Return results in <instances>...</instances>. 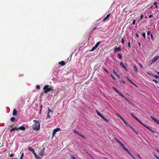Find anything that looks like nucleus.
<instances>
[{
  "instance_id": "nucleus-1",
  "label": "nucleus",
  "mask_w": 159,
  "mask_h": 159,
  "mask_svg": "<svg viewBox=\"0 0 159 159\" xmlns=\"http://www.w3.org/2000/svg\"><path fill=\"white\" fill-rule=\"evenodd\" d=\"M43 90L45 93H47L48 92L53 91V88L51 85L48 84L45 85L43 88Z\"/></svg>"
},
{
  "instance_id": "nucleus-2",
  "label": "nucleus",
  "mask_w": 159,
  "mask_h": 159,
  "mask_svg": "<svg viewBox=\"0 0 159 159\" xmlns=\"http://www.w3.org/2000/svg\"><path fill=\"white\" fill-rule=\"evenodd\" d=\"M33 121L34 122V123L32 125L33 129L36 131L39 130L40 127V123L35 120H34Z\"/></svg>"
},
{
  "instance_id": "nucleus-3",
  "label": "nucleus",
  "mask_w": 159,
  "mask_h": 159,
  "mask_svg": "<svg viewBox=\"0 0 159 159\" xmlns=\"http://www.w3.org/2000/svg\"><path fill=\"white\" fill-rule=\"evenodd\" d=\"M96 111L97 114L100 117H101L104 120L107 122L109 121L105 117L103 116L99 111H98L96 110Z\"/></svg>"
},
{
  "instance_id": "nucleus-4",
  "label": "nucleus",
  "mask_w": 159,
  "mask_h": 159,
  "mask_svg": "<svg viewBox=\"0 0 159 159\" xmlns=\"http://www.w3.org/2000/svg\"><path fill=\"white\" fill-rule=\"evenodd\" d=\"M96 111L97 114L100 117H101L104 120L107 122L109 121L105 117L103 116L99 111H98L96 110Z\"/></svg>"
},
{
  "instance_id": "nucleus-5",
  "label": "nucleus",
  "mask_w": 159,
  "mask_h": 159,
  "mask_svg": "<svg viewBox=\"0 0 159 159\" xmlns=\"http://www.w3.org/2000/svg\"><path fill=\"white\" fill-rule=\"evenodd\" d=\"M101 43V42H98L95 45V46L92 48V49L91 50V51H94L98 46L99 44H100Z\"/></svg>"
},
{
  "instance_id": "nucleus-6",
  "label": "nucleus",
  "mask_w": 159,
  "mask_h": 159,
  "mask_svg": "<svg viewBox=\"0 0 159 159\" xmlns=\"http://www.w3.org/2000/svg\"><path fill=\"white\" fill-rule=\"evenodd\" d=\"M159 57L158 56L155 57L152 59V61L150 64V66H151L152 64L155 63L159 58Z\"/></svg>"
},
{
  "instance_id": "nucleus-7",
  "label": "nucleus",
  "mask_w": 159,
  "mask_h": 159,
  "mask_svg": "<svg viewBox=\"0 0 159 159\" xmlns=\"http://www.w3.org/2000/svg\"><path fill=\"white\" fill-rule=\"evenodd\" d=\"M113 89L121 97H124V95L115 87H113Z\"/></svg>"
},
{
  "instance_id": "nucleus-8",
  "label": "nucleus",
  "mask_w": 159,
  "mask_h": 159,
  "mask_svg": "<svg viewBox=\"0 0 159 159\" xmlns=\"http://www.w3.org/2000/svg\"><path fill=\"white\" fill-rule=\"evenodd\" d=\"M60 130L61 129L59 128H57L54 129L52 132V137H53L54 136L57 132Z\"/></svg>"
},
{
  "instance_id": "nucleus-9",
  "label": "nucleus",
  "mask_w": 159,
  "mask_h": 159,
  "mask_svg": "<svg viewBox=\"0 0 159 159\" xmlns=\"http://www.w3.org/2000/svg\"><path fill=\"white\" fill-rule=\"evenodd\" d=\"M115 140L122 147L124 145L121 142L119 139H118L116 138L115 137L114 138Z\"/></svg>"
},
{
  "instance_id": "nucleus-10",
  "label": "nucleus",
  "mask_w": 159,
  "mask_h": 159,
  "mask_svg": "<svg viewBox=\"0 0 159 159\" xmlns=\"http://www.w3.org/2000/svg\"><path fill=\"white\" fill-rule=\"evenodd\" d=\"M151 118L152 119L154 122L159 125V120L157 119L152 116H151Z\"/></svg>"
},
{
  "instance_id": "nucleus-11",
  "label": "nucleus",
  "mask_w": 159,
  "mask_h": 159,
  "mask_svg": "<svg viewBox=\"0 0 159 159\" xmlns=\"http://www.w3.org/2000/svg\"><path fill=\"white\" fill-rule=\"evenodd\" d=\"M127 125H128V126H129V127L131 128L133 130L136 134H138V132L134 129V128L132 126L130 125L129 124H127Z\"/></svg>"
},
{
  "instance_id": "nucleus-12",
  "label": "nucleus",
  "mask_w": 159,
  "mask_h": 159,
  "mask_svg": "<svg viewBox=\"0 0 159 159\" xmlns=\"http://www.w3.org/2000/svg\"><path fill=\"white\" fill-rule=\"evenodd\" d=\"M114 52L115 53L116 52L118 51H120L121 50V49L120 47H118V48H117L115 47V48L114 49Z\"/></svg>"
},
{
  "instance_id": "nucleus-13",
  "label": "nucleus",
  "mask_w": 159,
  "mask_h": 159,
  "mask_svg": "<svg viewBox=\"0 0 159 159\" xmlns=\"http://www.w3.org/2000/svg\"><path fill=\"white\" fill-rule=\"evenodd\" d=\"M45 150V148H43L41 150V151L39 153V155L41 156H43L44 155V151Z\"/></svg>"
},
{
  "instance_id": "nucleus-14",
  "label": "nucleus",
  "mask_w": 159,
  "mask_h": 159,
  "mask_svg": "<svg viewBox=\"0 0 159 159\" xmlns=\"http://www.w3.org/2000/svg\"><path fill=\"white\" fill-rule=\"evenodd\" d=\"M12 115L13 116H16L17 115V111L15 109H14L13 110Z\"/></svg>"
},
{
  "instance_id": "nucleus-15",
  "label": "nucleus",
  "mask_w": 159,
  "mask_h": 159,
  "mask_svg": "<svg viewBox=\"0 0 159 159\" xmlns=\"http://www.w3.org/2000/svg\"><path fill=\"white\" fill-rule=\"evenodd\" d=\"M113 73L115 75H116V76L117 77H118L119 79L120 78V75L116 73V72L115 71V70L114 69L113 70Z\"/></svg>"
},
{
  "instance_id": "nucleus-16",
  "label": "nucleus",
  "mask_w": 159,
  "mask_h": 159,
  "mask_svg": "<svg viewBox=\"0 0 159 159\" xmlns=\"http://www.w3.org/2000/svg\"><path fill=\"white\" fill-rule=\"evenodd\" d=\"M110 14H109L108 15H107V16H106V17L103 20H102V21H106V20L107 19L109 18V17H110Z\"/></svg>"
},
{
  "instance_id": "nucleus-17",
  "label": "nucleus",
  "mask_w": 159,
  "mask_h": 159,
  "mask_svg": "<svg viewBox=\"0 0 159 159\" xmlns=\"http://www.w3.org/2000/svg\"><path fill=\"white\" fill-rule=\"evenodd\" d=\"M58 63L61 66H65L66 64L65 62L63 61H61L59 62Z\"/></svg>"
},
{
  "instance_id": "nucleus-18",
  "label": "nucleus",
  "mask_w": 159,
  "mask_h": 159,
  "mask_svg": "<svg viewBox=\"0 0 159 159\" xmlns=\"http://www.w3.org/2000/svg\"><path fill=\"white\" fill-rule=\"evenodd\" d=\"M146 128H147L148 129L149 131H150L151 132H152V133H155V131H154V130H152V129H150L149 127H148V126H147L146 127Z\"/></svg>"
},
{
  "instance_id": "nucleus-19",
  "label": "nucleus",
  "mask_w": 159,
  "mask_h": 159,
  "mask_svg": "<svg viewBox=\"0 0 159 159\" xmlns=\"http://www.w3.org/2000/svg\"><path fill=\"white\" fill-rule=\"evenodd\" d=\"M146 128H147L148 129L149 131H150L151 132H152V133H155V131H154V130H152V129H150L149 127H148V126H147L146 127Z\"/></svg>"
},
{
  "instance_id": "nucleus-20",
  "label": "nucleus",
  "mask_w": 159,
  "mask_h": 159,
  "mask_svg": "<svg viewBox=\"0 0 159 159\" xmlns=\"http://www.w3.org/2000/svg\"><path fill=\"white\" fill-rule=\"evenodd\" d=\"M146 128H147L148 129L149 131H150L151 132H152V133H155V131H154V130H152V129H150L149 127H148V126H147L146 127Z\"/></svg>"
},
{
  "instance_id": "nucleus-21",
  "label": "nucleus",
  "mask_w": 159,
  "mask_h": 159,
  "mask_svg": "<svg viewBox=\"0 0 159 159\" xmlns=\"http://www.w3.org/2000/svg\"><path fill=\"white\" fill-rule=\"evenodd\" d=\"M146 128H147L148 129L149 131H150L151 132H152V133H155V131H154V130H152V129H150L149 127H148V126H147L146 127Z\"/></svg>"
},
{
  "instance_id": "nucleus-22",
  "label": "nucleus",
  "mask_w": 159,
  "mask_h": 159,
  "mask_svg": "<svg viewBox=\"0 0 159 159\" xmlns=\"http://www.w3.org/2000/svg\"><path fill=\"white\" fill-rule=\"evenodd\" d=\"M20 129L22 130H25V128L23 126H21L18 128V130Z\"/></svg>"
},
{
  "instance_id": "nucleus-23",
  "label": "nucleus",
  "mask_w": 159,
  "mask_h": 159,
  "mask_svg": "<svg viewBox=\"0 0 159 159\" xmlns=\"http://www.w3.org/2000/svg\"><path fill=\"white\" fill-rule=\"evenodd\" d=\"M28 149L30 151H31L32 153L35 151L34 149L31 147H29Z\"/></svg>"
},
{
  "instance_id": "nucleus-24",
  "label": "nucleus",
  "mask_w": 159,
  "mask_h": 159,
  "mask_svg": "<svg viewBox=\"0 0 159 159\" xmlns=\"http://www.w3.org/2000/svg\"><path fill=\"white\" fill-rule=\"evenodd\" d=\"M134 70L136 72V73H138V70L137 66H134Z\"/></svg>"
},
{
  "instance_id": "nucleus-25",
  "label": "nucleus",
  "mask_w": 159,
  "mask_h": 159,
  "mask_svg": "<svg viewBox=\"0 0 159 159\" xmlns=\"http://www.w3.org/2000/svg\"><path fill=\"white\" fill-rule=\"evenodd\" d=\"M78 135L81 137L83 139H85L86 137L84 136L83 134H78Z\"/></svg>"
},
{
  "instance_id": "nucleus-26",
  "label": "nucleus",
  "mask_w": 159,
  "mask_h": 159,
  "mask_svg": "<svg viewBox=\"0 0 159 159\" xmlns=\"http://www.w3.org/2000/svg\"><path fill=\"white\" fill-rule=\"evenodd\" d=\"M16 120V118L14 117H12L10 119V120L12 122H14Z\"/></svg>"
},
{
  "instance_id": "nucleus-27",
  "label": "nucleus",
  "mask_w": 159,
  "mask_h": 159,
  "mask_svg": "<svg viewBox=\"0 0 159 159\" xmlns=\"http://www.w3.org/2000/svg\"><path fill=\"white\" fill-rule=\"evenodd\" d=\"M152 75L156 79H158L159 78V76L158 75H154L152 74Z\"/></svg>"
},
{
  "instance_id": "nucleus-28",
  "label": "nucleus",
  "mask_w": 159,
  "mask_h": 159,
  "mask_svg": "<svg viewBox=\"0 0 159 159\" xmlns=\"http://www.w3.org/2000/svg\"><path fill=\"white\" fill-rule=\"evenodd\" d=\"M139 122L141 124H142V125L144 126L145 127H146L147 126L145 125L144 124L142 121H139Z\"/></svg>"
},
{
  "instance_id": "nucleus-29",
  "label": "nucleus",
  "mask_w": 159,
  "mask_h": 159,
  "mask_svg": "<svg viewBox=\"0 0 159 159\" xmlns=\"http://www.w3.org/2000/svg\"><path fill=\"white\" fill-rule=\"evenodd\" d=\"M121 147H122V148H123V149H124V150L125 151H126L128 150V149H127L126 148H125V146L124 145H123V146H122Z\"/></svg>"
},
{
  "instance_id": "nucleus-30",
  "label": "nucleus",
  "mask_w": 159,
  "mask_h": 159,
  "mask_svg": "<svg viewBox=\"0 0 159 159\" xmlns=\"http://www.w3.org/2000/svg\"><path fill=\"white\" fill-rule=\"evenodd\" d=\"M129 155H130L133 159H136L135 157H134V156L130 152V153L129 154Z\"/></svg>"
},
{
  "instance_id": "nucleus-31",
  "label": "nucleus",
  "mask_w": 159,
  "mask_h": 159,
  "mask_svg": "<svg viewBox=\"0 0 159 159\" xmlns=\"http://www.w3.org/2000/svg\"><path fill=\"white\" fill-rule=\"evenodd\" d=\"M73 132H74V133H75V134H78H78H79V133L78 131H77L75 130V129H73Z\"/></svg>"
},
{
  "instance_id": "nucleus-32",
  "label": "nucleus",
  "mask_w": 159,
  "mask_h": 159,
  "mask_svg": "<svg viewBox=\"0 0 159 159\" xmlns=\"http://www.w3.org/2000/svg\"><path fill=\"white\" fill-rule=\"evenodd\" d=\"M118 56L119 57V58L120 59H121L122 58V55L121 54H120V53L118 54Z\"/></svg>"
},
{
  "instance_id": "nucleus-33",
  "label": "nucleus",
  "mask_w": 159,
  "mask_h": 159,
  "mask_svg": "<svg viewBox=\"0 0 159 159\" xmlns=\"http://www.w3.org/2000/svg\"><path fill=\"white\" fill-rule=\"evenodd\" d=\"M13 130H18V128L16 127H14V128H13Z\"/></svg>"
},
{
  "instance_id": "nucleus-34",
  "label": "nucleus",
  "mask_w": 159,
  "mask_h": 159,
  "mask_svg": "<svg viewBox=\"0 0 159 159\" xmlns=\"http://www.w3.org/2000/svg\"><path fill=\"white\" fill-rule=\"evenodd\" d=\"M151 37L152 40L153 41L154 40V38H153V36L152 34H151Z\"/></svg>"
},
{
  "instance_id": "nucleus-35",
  "label": "nucleus",
  "mask_w": 159,
  "mask_h": 159,
  "mask_svg": "<svg viewBox=\"0 0 159 159\" xmlns=\"http://www.w3.org/2000/svg\"><path fill=\"white\" fill-rule=\"evenodd\" d=\"M49 113H48L47 116V118H46L47 119H48V118H51V116L49 115Z\"/></svg>"
},
{
  "instance_id": "nucleus-36",
  "label": "nucleus",
  "mask_w": 159,
  "mask_h": 159,
  "mask_svg": "<svg viewBox=\"0 0 159 159\" xmlns=\"http://www.w3.org/2000/svg\"><path fill=\"white\" fill-rule=\"evenodd\" d=\"M121 43L123 44H124L125 43V40L123 38H122L121 39Z\"/></svg>"
},
{
  "instance_id": "nucleus-37",
  "label": "nucleus",
  "mask_w": 159,
  "mask_h": 159,
  "mask_svg": "<svg viewBox=\"0 0 159 159\" xmlns=\"http://www.w3.org/2000/svg\"><path fill=\"white\" fill-rule=\"evenodd\" d=\"M120 65L121 66L123 67L125 66L124 65V64L123 63L121 62L120 63Z\"/></svg>"
},
{
  "instance_id": "nucleus-38",
  "label": "nucleus",
  "mask_w": 159,
  "mask_h": 159,
  "mask_svg": "<svg viewBox=\"0 0 159 159\" xmlns=\"http://www.w3.org/2000/svg\"><path fill=\"white\" fill-rule=\"evenodd\" d=\"M142 36L143 37L144 39H145V33H143Z\"/></svg>"
},
{
  "instance_id": "nucleus-39",
  "label": "nucleus",
  "mask_w": 159,
  "mask_h": 159,
  "mask_svg": "<svg viewBox=\"0 0 159 159\" xmlns=\"http://www.w3.org/2000/svg\"><path fill=\"white\" fill-rule=\"evenodd\" d=\"M36 87L38 89H39L40 88V86L39 85H37Z\"/></svg>"
},
{
  "instance_id": "nucleus-40",
  "label": "nucleus",
  "mask_w": 159,
  "mask_h": 159,
  "mask_svg": "<svg viewBox=\"0 0 159 159\" xmlns=\"http://www.w3.org/2000/svg\"><path fill=\"white\" fill-rule=\"evenodd\" d=\"M48 113H49L50 112H52V113L53 112V111H52L49 108H48Z\"/></svg>"
},
{
  "instance_id": "nucleus-41",
  "label": "nucleus",
  "mask_w": 159,
  "mask_h": 159,
  "mask_svg": "<svg viewBox=\"0 0 159 159\" xmlns=\"http://www.w3.org/2000/svg\"><path fill=\"white\" fill-rule=\"evenodd\" d=\"M122 121L124 122V123H125L126 125H127V124H128V123L124 119Z\"/></svg>"
},
{
  "instance_id": "nucleus-42",
  "label": "nucleus",
  "mask_w": 159,
  "mask_h": 159,
  "mask_svg": "<svg viewBox=\"0 0 159 159\" xmlns=\"http://www.w3.org/2000/svg\"><path fill=\"white\" fill-rule=\"evenodd\" d=\"M118 116L122 120L124 119L120 115H118Z\"/></svg>"
},
{
  "instance_id": "nucleus-43",
  "label": "nucleus",
  "mask_w": 159,
  "mask_h": 159,
  "mask_svg": "<svg viewBox=\"0 0 159 159\" xmlns=\"http://www.w3.org/2000/svg\"><path fill=\"white\" fill-rule=\"evenodd\" d=\"M118 116L122 120L124 119L120 115H118Z\"/></svg>"
},
{
  "instance_id": "nucleus-44",
  "label": "nucleus",
  "mask_w": 159,
  "mask_h": 159,
  "mask_svg": "<svg viewBox=\"0 0 159 159\" xmlns=\"http://www.w3.org/2000/svg\"><path fill=\"white\" fill-rule=\"evenodd\" d=\"M120 81L121 83H122L123 84H125V81L124 80H120Z\"/></svg>"
},
{
  "instance_id": "nucleus-45",
  "label": "nucleus",
  "mask_w": 159,
  "mask_h": 159,
  "mask_svg": "<svg viewBox=\"0 0 159 159\" xmlns=\"http://www.w3.org/2000/svg\"><path fill=\"white\" fill-rule=\"evenodd\" d=\"M152 81H153V82H155V83L156 84H157V83H158V82H157V81L156 80H152Z\"/></svg>"
},
{
  "instance_id": "nucleus-46",
  "label": "nucleus",
  "mask_w": 159,
  "mask_h": 159,
  "mask_svg": "<svg viewBox=\"0 0 159 159\" xmlns=\"http://www.w3.org/2000/svg\"><path fill=\"white\" fill-rule=\"evenodd\" d=\"M42 108H43V105L41 104H40V110H42Z\"/></svg>"
},
{
  "instance_id": "nucleus-47",
  "label": "nucleus",
  "mask_w": 159,
  "mask_h": 159,
  "mask_svg": "<svg viewBox=\"0 0 159 159\" xmlns=\"http://www.w3.org/2000/svg\"><path fill=\"white\" fill-rule=\"evenodd\" d=\"M70 157H71V158L72 159H76L75 157L73 155H70Z\"/></svg>"
},
{
  "instance_id": "nucleus-48",
  "label": "nucleus",
  "mask_w": 159,
  "mask_h": 159,
  "mask_svg": "<svg viewBox=\"0 0 159 159\" xmlns=\"http://www.w3.org/2000/svg\"><path fill=\"white\" fill-rule=\"evenodd\" d=\"M128 47L129 48L130 47H131V46H130V41H129L128 42Z\"/></svg>"
},
{
  "instance_id": "nucleus-49",
  "label": "nucleus",
  "mask_w": 159,
  "mask_h": 159,
  "mask_svg": "<svg viewBox=\"0 0 159 159\" xmlns=\"http://www.w3.org/2000/svg\"><path fill=\"white\" fill-rule=\"evenodd\" d=\"M135 22H136V20L135 19H134L133 21V23H132L134 25L135 24Z\"/></svg>"
},
{
  "instance_id": "nucleus-50",
  "label": "nucleus",
  "mask_w": 159,
  "mask_h": 159,
  "mask_svg": "<svg viewBox=\"0 0 159 159\" xmlns=\"http://www.w3.org/2000/svg\"><path fill=\"white\" fill-rule=\"evenodd\" d=\"M128 103L130 104H132V102L130 101L129 100H128V101H127Z\"/></svg>"
},
{
  "instance_id": "nucleus-51",
  "label": "nucleus",
  "mask_w": 159,
  "mask_h": 159,
  "mask_svg": "<svg viewBox=\"0 0 159 159\" xmlns=\"http://www.w3.org/2000/svg\"><path fill=\"white\" fill-rule=\"evenodd\" d=\"M35 157L37 159H40V157L39 156H38L37 155L36 156H35Z\"/></svg>"
},
{
  "instance_id": "nucleus-52",
  "label": "nucleus",
  "mask_w": 159,
  "mask_h": 159,
  "mask_svg": "<svg viewBox=\"0 0 159 159\" xmlns=\"http://www.w3.org/2000/svg\"><path fill=\"white\" fill-rule=\"evenodd\" d=\"M123 98H124L127 101H128L129 99H128L126 97H125L124 96V97H122Z\"/></svg>"
},
{
  "instance_id": "nucleus-53",
  "label": "nucleus",
  "mask_w": 159,
  "mask_h": 159,
  "mask_svg": "<svg viewBox=\"0 0 159 159\" xmlns=\"http://www.w3.org/2000/svg\"><path fill=\"white\" fill-rule=\"evenodd\" d=\"M150 31H148V32H147V35H150Z\"/></svg>"
},
{
  "instance_id": "nucleus-54",
  "label": "nucleus",
  "mask_w": 159,
  "mask_h": 159,
  "mask_svg": "<svg viewBox=\"0 0 159 159\" xmlns=\"http://www.w3.org/2000/svg\"><path fill=\"white\" fill-rule=\"evenodd\" d=\"M130 115L134 118L135 117L132 113L130 114Z\"/></svg>"
},
{
  "instance_id": "nucleus-55",
  "label": "nucleus",
  "mask_w": 159,
  "mask_h": 159,
  "mask_svg": "<svg viewBox=\"0 0 159 159\" xmlns=\"http://www.w3.org/2000/svg\"><path fill=\"white\" fill-rule=\"evenodd\" d=\"M123 68L125 69V70L126 71H127V68H126V66H124Z\"/></svg>"
},
{
  "instance_id": "nucleus-56",
  "label": "nucleus",
  "mask_w": 159,
  "mask_h": 159,
  "mask_svg": "<svg viewBox=\"0 0 159 159\" xmlns=\"http://www.w3.org/2000/svg\"><path fill=\"white\" fill-rule=\"evenodd\" d=\"M123 68L125 69V70L126 71H127V68H126V66H124Z\"/></svg>"
},
{
  "instance_id": "nucleus-57",
  "label": "nucleus",
  "mask_w": 159,
  "mask_h": 159,
  "mask_svg": "<svg viewBox=\"0 0 159 159\" xmlns=\"http://www.w3.org/2000/svg\"><path fill=\"white\" fill-rule=\"evenodd\" d=\"M123 68L125 69V70L126 71H127V68H126V66H124Z\"/></svg>"
},
{
  "instance_id": "nucleus-58",
  "label": "nucleus",
  "mask_w": 159,
  "mask_h": 159,
  "mask_svg": "<svg viewBox=\"0 0 159 159\" xmlns=\"http://www.w3.org/2000/svg\"><path fill=\"white\" fill-rule=\"evenodd\" d=\"M123 68L125 69V70L126 71H127V68H126V66H124Z\"/></svg>"
},
{
  "instance_id": "nucleus-59",
  "label": "nucleus",
  "mask_w": 159,
  "mask_h": 159,
  "mask_svg": "<svg viewBox=\"0 0 159 159\" xmlns=\"http://www.w3.org/2000/svg\"><path fill=\"white\" fill-rule=\"evenodd\" d=\"M32 153L34 155L35 157L37 155L36 153L35 152V151H34V152H33Z\"/></svg>"
},
{
  "instance_id": "nucleus-60",
  "label": "nucleus",
  "mask_w": 159,
  "mask_h": 159,
  "mask_svg": "<svg viewBox=\"0 0 159 159\" xmlns=\"http://www.w3.org/2000/svg\"><path fill=\"white\" fill-rule=\"evenodd\" d=\"M153 17V15L152 14V15H150L149 16V18H151L152 17Z\"/></svg>"
},
{
  "instance_id": "nucleus-61",
  "label": "nucleus",
  "mask_w": 159,
  "mask_h": 159,
  "mask_svg": "<svg viewBox=\"0 0 159 159\" xmlns=\"http://www.w3.org/2000/svg\"><path fill=\"white\" fill-rule=\"evenodd\" d=\"M127 79L130 82H131V81L130 80V79L128 77H127Z\"/></svg>"
},
{
  "instance_id": "nucleus-62",
  "label": "nucleus",
  "mask_w": 159,
  "mask_h": 159,
  "mask_svg": "<svg viewBox=\"0 0 159 159\" xmlns=\"http://www.w3.org/2000/svg\"><path fill=\"white\" fill-rule=\"evenodd\" d=\"M143 15H141V16H140V19L142 20L143 19Z\"/></svg>"
},
{
  "instance_id": "nucleus-63",
  "label": "nucleus",
  "mask_w": 159,
  "mask_h": 159,
  "mask_svg": "<svg viewBox=\"0 0 159 159\" xmlns=\"http://www.w3.org/2000/svg\"><path fill=\"white\" fill-rule=\"evenodd\" d=\"M89 155L93 159H95L94 157H93L90 154H89Z\"/></svg>"
},
{
  "instance_id": "nucleus-64",
  "label": "nucleus",
  "mask_w": 159,
  "mask_h": 159,
  "mask_svg": "<svg viewBox=\"0 0 159 159\" xmlns=\"http://www.w3.org/2000/svg\"><path fill=\"white\" fill-rule=\"evenodd\" d=\"M155 157L156 158L159 159V157L157 155H155Z\"/></svg>"
}]
</instances>
